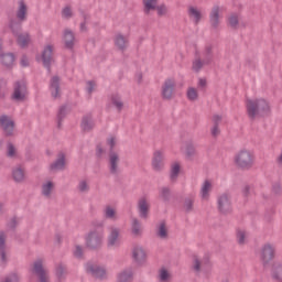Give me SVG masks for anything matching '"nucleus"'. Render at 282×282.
<instances>
[{
    "instance_id": "1",
    "label": "nucleus",
    "mask_w": 282,
    "mask_h": 282,
    "mask_svg": "<svg viewBox=\"0 0 282 282\" xmlns=\"http://www.w3.org/2000/svg\"><path fill=\"white\" fill-rule=\"evenodd\" d=\"M246 111L250 120L265 118L272 113V106L265 98H248L245 102Z\"/></svg>"
},
{
    "instance_id": "2",
    "label": "nucleus",
    "mask_w": 282,
    "mask_h": 282,
    "mask_svg": "<svg viewBox=\"0 0 282 282\" xmlns=\"http://www.w3.org/2000/svg\"><path fill=\"white\" fill-rule=\"evenodd\" d=\"M257 158L254 152L249 149L239 150L234 156V164L242 171H250L254 166Z\"/></svg>"
},
{
    "instance_id": "3",
    "label": "nucleus",
    "mask_w": 282,
    "mask_h": 282,
    "mask_svg": "<svg viewBox=\"0 0 282 282\" xmlns=\"http://www.w3.org/2000/svg\"><path fill=\"white\" fill-rule=\"evenodd\" d=\"M176 87L177 82L174 77L165 78L161 86V98H163V100H173V98H175Z\"/></svg>"
},
{
    "instance_id": "4",
    "label": "nucleus",
    "mask_w": 282,
    "mask_h": 282,
    "mask_svg": "<svg viewBox=\"0 0 282 282\" xmlns=\"http://www.w3.org/2000/svg\"><path fill=\"white\" fill-rule=\"evenodd\" d=\"M105 239V231L102 229L89 232L86 236V246L91 249L100 248Z\"/></svg>"
},
{
    "instance_id": "5",
    "label": "nucleus",
    "mask_w": 282,
    "mask_h": 282,
    "mask_svg": "<svg viewBox=\"0 0 282 282\" xmlns=\"http://www.w3.org/2000/svg\"><path fill=\"white\" fill-rule=\"evenodd\" d=\"M10 29L14 36H17L18 45H20V47L30 45V34L21 33V24L11 22Z\"/></svg>"
},
{
    "instance_id": "6",
    "label": "nucleus",
    "mask_w": 282,
    "mask_h": 282,
    "mask_svg": "<svg viewBox=\"0 0 282 282\" xmlns=\"http://www.w3.org/2000/svg\"><path fill=\"white\" fill-rule=\"evenodd\" d=\"M11 98L12 100H15V102L28 100V86L25 85V82L22 80L14 84Z\"/></svg>"
},
{
    "instance_id": "7",
    "label": "nucleus",
    "mask_w": 282,
    "mask_h": 282,
    "mask_svg": "<svg viewBox=\"0 0 282 282\" xmlns=\"http://www.w3.org/2000/svg\"><path fill=\"white\" fill-rule=\"evenodd\" d=\"M218 204V210L221 213H230L232 210V197H230V194L223 193L217 198Z\"/></svg>"
},
{
    "instance_id": "8",
    "label": "nucleus",
    "mask_w": 282,
    "mask_h": 282,
    "mask_svg": "<svg viewBox=\"0 0 282 282\" xmlns=\"http://www.w3.org/2000/svg\"><path fill=\"white\" fill-rule=\"evenodd\" d=\"M40 63H43L44 67H50L54 61V45L47 44L44 46L42 54L37 57Z\"/></svg>"
},
{
    "instance_id": "9",
    "label": "nucleus",
    "mask_w": 282,
    "mask_h": 282,
    "mask_svg": "<svg viewBox=\"0 0 282 282\" xmlns=\"http://www.w3.org/2000/svg\"><path fill=\"white\" fill-rule=\"evenodd\" d=\"M166 160V152L164 150H155L152 156L153 171H162Z\"/></svg>"
},
{
    "instance_id": "10",
    "label": "nucleus",
    "mask_w": 282,
    "mask_h": 282,
    "mask_svg": "<svg viewBox=\"0 0 282 282\" xmlns=\"http://www.w3.org/2000/svg\"><path fill=\"white\" fill-rule=\"evenodd\" d=\"M187 17L194 25H199L202 23V19H204V12L199 7L188 6L187 7Z\"/></svg>"
},
{
    "instance_id": "11",
    "label": "nucleus",
    "mask_w": 282,
    "mask_h": 282,
    "mask_svg": "<svg viewBox=\"0 0 282 282\" xmlns=\"http://www.w3.org/2000/svg\"><path fill=\"white\" fill-rule=\"evenodd\" d=\"M224 12V8L219 6H214L209 13V23L212 28L216 30V28H219L221 23V13Z\"/></svg>"
},
{
    "instance_id": "12",
    "label": "nucleus",
    "mask_w": 282,
    "mask_h": 282,
    "mask_svg": "<svg viewBox=\"0 0 282 282\" xmlns=\"http://www.w3.org/2000/svg\"><path fill=\"white\" fill-rule=\"evenodd\" d=\"M274 259V246L267 243L260 250V260L263 265H268Z\"/></svg>"
},
{
    "instance_id": "13",
    "label": "nucleus",
    "mask_w": 282,
    "mask_h": 282,
    "mask_svg": "<svg viewBox=\"0 0 282 282\" xmlns=\"http://www.w3.org/2000/svg\"><path fill=\"white\" fill-rule=\"evenodd\" d=\"M86 272H88V274H91L96 279H105L107 276V270L98 264H86Z\"/></svg>"
},
{
    "instance_id": "14",
    "label": "nucleus",
    "mask_w": 282,
    "mask_h": 282,
    "mask_svg": "<svg viewBox=\"0 0 282 282\" xmlns=\"http://www.w3.org/2000/svg\"><path fill=\"white\" fill-rule=\"evenodd\" d=\"M0 126L2 127L6 135H13L14 133V121L12 118L3 115L0 117Z\"/></svg>"
},
{
    "instance_id": "15",
    "label": "nucleus",
    "mask_w": 282,
    "mask_h": 282,
    "mask_svg": "<svg viewBox=\"0 0 282 282\" xmlns=\"http://www.w3.org/2000/svg\"><path fill=\"white\" fill-rule=\"evenodd\" d=\"M33 273L39 275L40 282H50L47 271L43 269V260H37L34 262Z\"/></svg>"
},
{
    "instance_id": "16",
    "label": "nucleus",
    "mask_w": 282,
    "mask_h": 282,
    "mask_svg": "<svg viewBox=\"0 0 282 282\" xmlns=\"http://www.w3.org/2000/svg\"><path fill=\"white\" fill-rule=\"evenodd\" d=\"M55 188H56V183H54V181L52 180H46L42 183L41 194L43 195V197H46L47 199H50L52 195H54Z\"/></svg>"
},
{
    "instance_id": "17",
    "label": "nucleus",
    "mask_w": 282,
    "mask_h": 282,
    "mask_svg": "<svg viewBox=\"0 0 282 282\" xmlns=\"http://www.w3.org/2000/svg\"><path fill=\"white\" fill-rule=\"evenodd\" d=\"M109 248H116L120 246V229L116 227L110 228V234L108 236Z\"/></svg>"
},
{
    "instance_id": "18",
    "label": "nucleus",
    "mask_w": 282,
    "mask_h": 282,
    "mask_svg": "<svg viewBox=\"0 0 282 282\" xmlns=\"http://www.w3.org/2000/svg\"><path fill=\"white\" fill-rule=\"evenodd\" d=\"M50 91H51V96L52 98H61V78L54 76L51 79V84H50Z\"/></svg>"
},
{
    "instance_id": "19",
    "label": "nucleus",
    "mask_w": 282,
    "mask_h": 282,
    "mask_svg": "<svg viewBox=\"0 0 282 282\" xmlns=\"http://www.w3.org/2000/svg\"><path fill=\"white\" fill-rule=\"evenodd\" d=\"M213 192V181L205 180L200 186V197L205 202L210 199V193Z\"/></svg>"
},
{
    "instance_id": "20",
    "label": "nucleus",
    "mask_w": 282,
    "mask_h": 282,
    "mask_svg": "<svg viewBox=\"0 0 282 282\" xmlns=\"http://www.w3.org/2000/svg\"><path fill=\"white\" fill-rule=\"evenodd\" d=\"M109 166L111 173H118L120 171V155L115 151H111L109 154Z\"/></svg>"
},
{
    "instance_id": "21",
    "label": "nucleus",
    "mask_w": 282,
    "mask_h": 282,
    "mask_svg": "<svg viewBox=\"0 0 282 282\" xmlns=\"http://www.w3.org/2000/svg\"><path fill=\"white\" fill-rule=\"evenodd\" d=\"M150 207L151 205L149 204V199H147V197L140 198L138 203V210H139L140 217H142L143 219H147V217H149Z\"/></svg>"
},
{
    "instance_id": "22",
    "label": "nucleus",
    "mask_w": 282,
    "mask_h": 282,
    "mask_svg": "<svg viewBox=\"0 0 282 282\" xmlns=\"http://www.w3.org/2000/svg\"><path fill=\"white\" fill-rule=\"evenodd\" d=\"M132 257L137 263H144L147 261V251H144V248L137 246L132 250Z\"/></svg>"
},
{
    "instance_id": "23",
    "label": "nucleus",
    "mask_w": 282,
    "mask_h": 282,
    "mask_svg": "<svg viewBox=\"0 0 282 282\" xmlns=\"http://www.w3.org/2000/svg\"><path fill=\"white\" fill-rule=\"evenodd\" d=\"M63 42L65 47H67L68 50H72V47H74L76 43V37L74 36V32H72L70 30H65Z\"/></svg>"
},
{
    "instance_id": "24",
    "label": "nucleus",
    "mask_w": 282,
    "mask_h": 282,
    "mask_svg": "<svg viewBox=\"0 0 282 282\" xmlns=\"http://www.w3.org/2000/svg\"><path fill=\"white\" fill-rule=\"evenodd\" d=\"M110 105L115 107L117 111H122L124 109V101H122V97L118 94L110 96Z\"/></svg>"
},
{
    "instance_id": "25",
    "label": "nucleus",
    "mask_w": 282,
    "mask_h": 282,
    "mask_svg": "<svg viewBox=\"0 0 282 282\" xmlns=\"http://www.w3.org/2000/svg\"><path fill=\"white\" fill-rule=\"evenodd\" d=\"M17 57L12 53H6L1 55V64L3 67L10 68L14 66Z\"/></svg>"
},
{
    "instance_id": "26",
    "label": "nucleus",
    "mask_w": 282,
    "mask_h": 282,
    "mask_svg": "<svg viewBox=\"0 0 282 282\" xmlns=\"http://www.w3.org/2000/svg\"><path fill=\"white\" fill-rule=\"evenodd\" d=\"M236 241L239 246H246L248 243V231L246 229H237Z\"/></svg>"
},
{
    "instance_id": "27",
    "label": "nucleus",
    "mask_w": 282,
    "mask_h": 282,
    "mask_svg": "<svg viewBox=\"0 0 282 282\" xmlns=\"http://www.w3.org/2000/svg\"><path fill=\"white\" fill-rule=\"evenodd\" d=\"M17 17L19 21H25V17H28V6L25 4V2H23V0L18 2Z\"/></svg>"
},
{
    "instance_id": "28",
    "label": "nucleus",
    "mask_w": 282,
    "mask_h": 282,
    "mask_svg": "<svg viewBox=\"0 0 282 282\" xmlns=\"http://www.w3.org/2000/svg\"><path fill=\"white\" fill-rule=\"evenodd\" d=\"M115 45L118 50H127L129 46V40H127L122 34H117L115 37Z\"/></svg>"
},
{
    "instance_id": "29",
    "label": "nucleus",
    "mask_w": 282,
    "mask_h": 282,
    "mask_svg": "<svg viewBox=\"0 0 282 282\" xmlns=\"http://www.w3.org/2000/svg\"><path fill=\"white\" fill-rule=\"evenodd\" d=\"M65 154H59L57 160L51 164V171H63L65 169Z\"/></svg>"
},
{
    "instance_id": "30",
    "label": "nucleus",
    "mask_w": 282,
    "mask_h": 282,
    "mask_svg": "<svg viewBox=\"0 0 282 282\" xmlns=\"http://www.w3.org/2000/svg\"><path fill=\"white\" fill-rule=\"evenodd\" d=\"M187 100L195 102L199 100V91L195 87H188L186 90Z\"/></svg>"
},
{
    "instance_id": "31",
    "label": "nucleus",
    "mask_w": 282,
    "mask_h": 282,
    "mask_svg": "<svg viewBox=\"0 0 282 282\" xmlns=\"http://www.w3.org/2000/svg\"><path fill=\"white\" fill-rule=\"evenodd\" d=\"M95 123L91 116H85L82 120V129L83 131H90V129H94Z\"/></svg>"
},
{
    "instance_id": "32",
    "label": "nucleus",
    "mask_w": 282,
    "mask_h": 282,
    "mask_svg": "<svg viewBox=\"0 0 282 282\" xmlns=\"http://www.w3.org/2000/svg\"><path fill=\"white\" fill-rule=\"evenodd\" d=\"M14 182H23L25 180V170L23 167H15L12 172Z\"/></svg>"
},
{
    "instance_id": "33",
    "label": "nucleus",
    "mask_w": 282,
    "mask_h": 282,
    "mask_svg": "<svg viewBox=\"0 0 282 282\" xmlns=\"http://www.w3.org/2000/svg\"><path fill=\"white\" fill-rule=\"evenodd\" d=\"M133 280V271L126 270L118 275V282H131Z\"/></svg>"
},
{
    "instance_id": "34",
    "label": "nucleus",
    "mask_w": 282,
    "mask_h": 282,
    "mask_svg": "<svg viewBox=\"0 0 282 282\" xmlns=\"http://www.w3.org/2000/svg\"><path fill=\"white\" fill-rule=\"evenodd\" d=\"M159 281L160 282H169L171 281V271L166 268H161L159 270Z\"/></svg>"
},
{
    "instance_id": "35",
    "label": "nucleus",
    "mask_w": 282,
    "mask_h": 282,
    "mask_svg": "<svg viewBox=\"0 0 282 282\" xmlns=\"http://www.w3.org/2000/svg\"><path fill=\"white\" fill-rule=\"evenodd\" d=\"M143 6L145 14H149V12L158 8V0H143Z\"/></svg>"
},
{
    "instance_id": "36",
    "label": "nucleus",
    "mask_w": 282,
    "mask_h": 282,
    "mask_svg": "<svg viewBox=\"0 0 282 282\" xmlns=\"http://www.w3.org/2000/svg\"><path fill=\"white\" fill-rule=\"evenodd\" d=\"M180 171H182V164L180 162H174L171 167V180L172 181L177 180V176L180 175Z\"/></svg>"
},
{
    "instance_id": "37",
    "label": "nucleus",
    "mask_w": 282,
    "mask_h": 282,
    "mask_svg": "<svg viewBox=\"0 0 282 282\" xmlns=\"http://www.w3.org/2000/svg\"><path fill=\"white\" fill-rule=\"evenodd\" d=\"M105 217L107 219H118V212H116V207L107 206L105 208Z\"/></svg>"
},
{
    "instance_id": "38",
    "label": "nucleus",
    "mask_w": 282,
    "mask_h": 282,
    "mask_svg": "<svg viewBox=\"0 0 282 282\" xmlns=\"http://www.w3.org/2000/svg\"><path fill=\"white\" fill-rule=\"evenodd\" d=\"M156 235L160 239H166V237H169V229L166 228V225L164 223H161L159 225Z\"/></svg>"
},
{
    "instance_id": "39",
    "label": "nucleus",
    "mask_w": 282,
    "mask_h": 282,
    "mask_svg": "<svg viewBox=\"0 0 282 282\" xmlns=\"http://www.w3.org/2000/svg\"><path fill=\"white\" fill-rule=\"evenodd\" d=\"M142 234V227L140 226V223L138 221V219H133L132 220V235H134V237H138V235Z\"/></svg>"
},
{
    "instance_id": "40",
    "label": "nucleus",
    "mask_w": 282,
    "mask_h": 282,
    "mask_svg": "<svg viewBox=\"0 0 282 282\" xmlns=\"http://www.w3.org/2000/svg\"><path fill=\"white\" fill-rule=\"evenodd\" d=\"M106 144L110 149V151H113V148L118 144V137L109 135L106 140Z\"/></svg>"
},
{
    "instance_id": "41",
    "label": "nucleus",
    "mask_w": 282,
    "mask_h": 282,
    "mask_svg": "<svg viewBox=\"0 0 282 282\" xmlns=\"http://www.w3.org/2000/svg\"><path fill=\"white\" fill-rule=\"evenodd\" d=\"M204 65H208V62H203L202 59H195L192 65L194 72H199Z\"/></svg>"
},
{
    "instance_id": "42",
    "label": "nucleus",
    "mask_w": 282,
    "mask_h": 282,
    "mask_svg": "<svg viewBox=\"0 0 282 282\" xmlns=\"http://www.w3.org/2000/svg\"><path fill=\"white\" fill-rule=\"evenodd\" d=\"M74 17V10H72V7H65L62 10V19H72Z\"/></svg>"
},
{
    "instance_id": "43",
    "label": "nucleus",
    "mask_w": 282,
    "mask_h": 282,
    "mask_svg": "<svg viewBox=\"0 0 282 282\" xmlns=\"http://www.w3.org/2000/svg\"><path fill=\"white\" fill-rule=\"evenodd\" d=\"M228 25L230 28H237L239 25V17L232 14L228 18Z\"/></svg>"
},
{
    "instance_id": "44",
    "label": "nucleus",
    "mask_w": 282,
    "mask_h": 282,
    "mask_svg": "<svg viewBox=\"0 0 282 282\" xmlns=\"http://www.w3.org/2000/svg\"><path fill=\"white\" fill-rule=\"evenodd\" d=\"M7 153L9 158H17V148L12 143H9L7 147Z\"/></svg>"
},
{
    "instance_id": "45",
    "label": "nucleus",
    "mask_w": 282,
    "mask_h": 282,
    "mask_svg": "<svg viewBox=\"0 0 282 282\" xmlns=\"http://www.w3.org/2000/svg\"><path fill=\"white\" fill-rule=\"evenodd\" d=\"M155 10H156L159 17H164L169 12V9L164 4L156 6Z\"/></svg>"
},
{
    "instance_id": "46",
    "label": "nucleus",
    "mask_w": 282,
    "mask_h": 282,
    "mask_svg": "<svg viewBox=\"0 0 282 282\" xmlns=\"http://www.w3.org/2000/svg\"><path fill=\"white\" fill-rule=\"evenodd\" d=\"M193 269L195 272H199L202 270V260H199L197 257H194L193 259Z\"/></svg>"
},
{
    "instance_id": "47",
    "label": "nucleus",
    "mask_w": 282,
    "mask_h": 282,
    "mask_svg": "<svg viewBox=\"0 0 282 282\" xmlns=\"http://www.w3.org/2000/svg\"><path fill=\"white\" fill-rule=\"evenodd\" d=\"M78 191H80V193H87V191H89V184L87 183V181L79 182Z\"/></svg>"
},
{
    "instance_id": "48",
    "label": "nucleus",
    "mask_w": 282,
    "mask_h": 282,
    "mask_svg": "<svg viewBox=\"0 0 282 282\" xmlns=\"http://www.w3.org/2000/svg\"><path fill=\"white\" fill-rule=\"evenodd\" d=\"M86 91H87V94H94V91H96V83L87 82L86 83Z\"/></svg>"
},
{
    "instance_id": "49",
    "label": "nucleus",
    "mask_w": 282,
    "mask_h": 282,
    "mask_svg": "<svg viewBox=\"0 0 282 282\" xmlns=\"http://www.w3.org/2000/svg\"><path fill=\"white\" fill-rule=\"evenodd\" d=\"M221 120H224V117H221V115H214L212 117V124L219 126L221 124Z\"/></svg>"
},
{
    "instance_id": "50",
    "label": "nucleus",
    "mask_w": 282,
    "mask_h": 282,
    "mask_svg": "<svg viewBox=\"0 0 282 282\" xmlns=\"http://www.w3.org/2000/svg\"><path fill=\"white\" fill-rule=\"evenodd\" d=\"M1 282H19V275L10 274L9 276L4 278Z\"/></svg>"
},
{
    "instance_id": "51",
    "label": "nucleus",
    "mask_w": 282,
    "mask_h": 282,
    "mask_svg": "<svg viewBox=\"0 0 282 282\" xmlns=\"http://www.w3.org/2000/svg\"><path fill=\"white\" fill-rule=\"evenodd\" d=\"M195 154V148L194 147H187L185 150V155L187 158H193Z\"/></svg>"
},
{
    "instance_id": "52",
    "label": "nucleus",
    "mask_w": 282,
    "mask_h": 282,
    "mask_svg": "<svg viewBox=\"0 0 282 282\" xmlns=\"http://www.w3.org/2000/svg\"><path fill=\"white\" fill-rule=\"evenodd\" d=\"M169 195H171V191H170L169 188H166V187H163V188L161 189V197H162L163 199H167V198H169Z\"/></svg>"
},
{
    "instance_id": "53",
    "label": "nucleus",
    "mask_w": 282,
    "mask_h": 282,
    "mask_svg": "<svg viewBox=\"0 0 282 282\" xmlns=\"http://www.w3.org/2000/svg\"><path fill=\"white\" fill-rule=\"evenodd\" d=\"M219 134V126L213 124L212 127V135L217 137Z\"/></svg>"
},
{
    "instance_id": "54",
    "label": "nucleus",
    "mask_w": 282,
    "mask_h": 282,
    "mask_svg": "<svg viewBox=\"0 0 282 282\" xmlns=\"http://www.w3.org/2000/svg\"><path fill=\"white\" fill-rule=\"evenodd\" d=\"M185 210H193V200H186L184 204Z\"/></svg>"
},
{
    "instance_id": "55",
    "label": "nucleus",
    "mask_w": 282,
    "mask_h": 282,
    "mask_svg": "<svg viewBox=\"0 0 282 282\" xmlns=\"http://www.w3.org/2000/svg\"><path fill=\"white\" fill-rule=\"evenodd\" d=\"M206 85H207L206 78H199L198 79V87L200 89H204V87H206Z\"/></svg>"
},
{
    "instance_id": "56",
    "label": "nucleus",
    "mask_w": 282,
    "mask_h": 282,
    "mask_svg": "<svg viewBox=\"0 0 282 282\" xmlns=\"http://www.w3.org/2000/svg\"><path fill=\"white\" fill-rule=\"evenodd\" d=\"M75 257H82L83 254V248L80 246H77L74 251Z\"/></svg>"
},
{
    "instance_id": "57",
    "label": "nucleus",
    "mask_w": 282,
    "mask_h": 282,
    "mask_svg": "<svg viewBox=\"0 0 282 282\" xmlns=\"http://www.w3.org/2000/svg\"><path fill=\"white\" fill-rule=\"evenodd\" d=\"M21 65L22 67H28L30 65V59L28 57H22L21 58Z\"/></svg>"
},
{
    "instance_id": "58",
    "label": "nucleus",
    "mask_w": 282,
    "mask_h": 282,
    "mask_svg": "<svg viewBox=\"0 0 282 282\" xmlns=\"http://www.w3.org/2000/svg\"><path fill=\"white\" fill-rule=\"evenodd\" d=\"M3 243H6V234L0 232V248H3Z\"/></svg>"
},
{
    "instance_id": "59",
    "label": "nucleus",
    "mask_w": 282,
    "mask_h": 282,
    "mask_svg": "<svg viewBox=\"0 0 282 282\" xmlns=\"http://www.w3.org/2000/svg\"><path fill=\"white\" fill-rule=\"evenodd\" d=\"M134 79L137 83H142V73L137 74Z\"/></svg>"
},
{
    "instance_id": "60",
    "label": "nucleus",
    "mask_w": 282,
    "mask_h": 282,
    "mask_svg": "<svg viewBox=\"0 0 282 282\" xmlns=\"http://www.w3.org/2000/svg\"><path fill=\"white\" fill-rule=\"evenodd\" d=\"M80 32H87V22L80 24Z\"/></svg>"
},
{
    "instance_id": "61",
    "label": "nucleus",
    "mask_w": 282,
    "mask_h": 282,
    "mask_svg": "<svg viewBox=\"0 0 282 282\" xmlns=\"http://www.w3.org/2000/svg\"><path fill=\"white\" fill-rule=\"evenodd\" d=\"M102 153H105V149H102V147H98L97 148V155H102Z\"/></svg>"
},
{
    "instance_id": "62",
    "label": "nucleus",
    "mask_w": 282,
    "mask_h": 282,
    "mask_svg": "<svg viewBox=\"0 0 282 282\" xmlns=\"http://www.w3.org/2000/svg\"><path fill=\"white\" fill-rule=\"evenodd\" d=\"M57 276H61L63 274V267H58L56 270Z\"/></svg>"
},
{
    "instance_id": "63",
    "label": "nucleus",
    "mask_w": 282,
    "mask_h": 282,
    "mask_svg": "<svg viewBox=\"0 0 282 282\" xmlns=\"http://www.w3.org/2000/svg\"><path fill=\"white\" fill-rule=\"evenodd\" d=\"M275 279H282V269H278V275H274Z\"/></svg>"
},
{
    "instance_id": "64",
    "label": "nucleus",
    "mask_w": 282,
    "mask_h": 282,
    "mask_svg": "<svg viewBox=\"0 0 282 282\" xmlns=\"http://www.w3.org/2000/svg\"><path fill=\"white\" fill-rule=\"evenodd\" d=\"M4 212H6V207L2 203H0V215H3Z\"/></svg>"
}]
</instances>
